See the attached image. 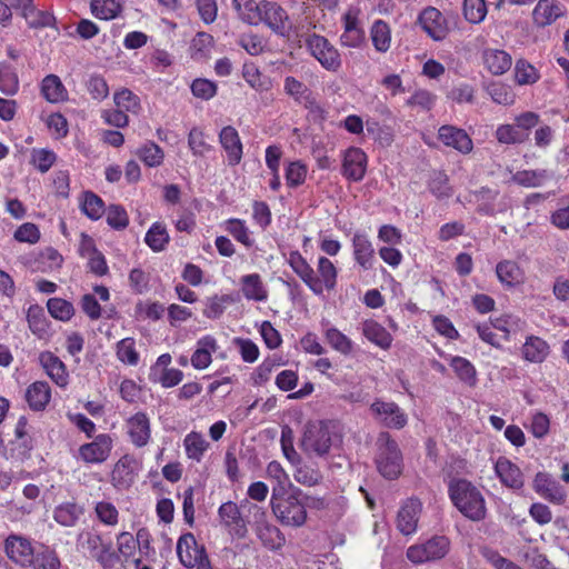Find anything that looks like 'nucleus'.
<instances>
[{
    "mask_svg": "<svg viewBox=\"0 0 569 569\" xmlns=\"http://www.w3.org/2000/svg\"><path fill=\"white\" fill-rule=\"evenodd\" d=\"M239 17L251 26L263 24L274 34L289 38L293 24L287 10L271 0H232Z\"/></svg>",
    "mask_w": 569,
    "mask_h": 569,
    "instance_id": "1",
    "label": "nucleus"
},
{
    "mask_svg": "<svg viewBox=\"0 0 569 569\" xmlns=\"http://www.w3.org/2000/svg\"><path fill=\"white\" fill-rule=\"evenodd\" d=\"M271 508L277 520L283 526L301 527L307 521L303 493L298 488H293L291 492H277V487H274Z\"/></svg>",
    "mask_w": 569,
    "mask_h": 569,
    "instance_id": "2",
    "label": "nucleus"
},
{
    "mask_svg": "<svg viewBox=\"0 0 569 569\" xmlns=\"http://www.w3.org/2000/svg\"><path fill=\"white\" fill-rule=\"evenodd\" d=\"M341 441V428L337 421H315L306 426L301 447L308 453L327 455Z\"/></svg>",
    "mask_w": 569,
    "mask_h": 569,
    "instance_id": "3",
    "label": "nucleus"
},
{
    "mask_svg": "<svg viewBox=\"0 0 569 569\" xmlns=\"http://www.w3.org/2000/svg\"><path fill=\"white\" fill-rule=\"evenodd\" d=\"M449 495L457 509L467 518L479 521L486 516V503L480 491L471 482L458 479L449 485Z\"/></svg>",
    "mask_w": 569,
    "mask_h": 569,
    "instance_id": "4",
    "label": "nucleus"
},
{
    "mask_svg": "<svg viewBox=\"0 0 569 569\" xmlns=\"http://www.w3.org/2000/svg\"><path fill=\"white\" fill-rule=\"evenodd\" d=\"M377 468L387 479H396L402 471V455L397 442L383 432L377 440Z\"/></svg>",
    "mask_w": 569,
    "mask_h": 569,
    "instance_id": "5",
    "label": "nucleus"
},
{
    "mask_svg": "<svg viewBox=\"0 0 569 569\" xmlns=\"http://www.w3.org/2000/svg\"><path fill=\"white\" fill-rule=\"evenodd\" d=\"M310 54L327 71L337 72L341 67V57L337 48L327 38L320 34H311L306 40Z\"/></svg>",
    "mask_w": 569,
    "mask_h": 569,
    "instance_id": "6",
    "label": "nucleus"
},
{
    "mask_svg": "<svg viewBox=\"0 0 569 569\" xmlns=\"http://www.w3.org/2000/svg\"><path fill=\"white\" fill-rule=\"evenodd\" d=\"M141 469V461L133 455L126 453L113 465L110 472V483L119 491L127 490L133 486Z\"/></svg>",
    "mask_w": 569,
    "mask_h": 569,
    "instance_id": "7",
    "label": "nucleus"
},
{
    "mask_svg": "<svg viewBox=\"0 0 569 569\" xmlns=\"http://www.w3.org/2000/svg\"><path fill=\"white\" fill-rule=\"evenodd\" d=\"M450 550V541L445 536H436L423 543L410 546L407 558L416 565L442 559Z\"/></svg>",
    "mask_w": 569,
    "mask_h": 569,
    "instance_id": "8",
    "label": "nucleus"
},
{
    "mask_svg": "<svg viewBox=\"0 0 569 569\" xmlns=\"http://www.w3.org/2000/svg\"><path fill=\"white\" fill-rule=\"evenodd\" d=\"M113 447L114 440L112 436L99 433L92 441L79 447L77 459L87 465H101L110 458Z\"/></svg>",
    "mask_w": 569,
    "mask_h": 569,
    "instance_id": "9",
    "label": "nucleus"
},
{
    "mask_svg": "<svg viewBox=\"0 0 569 569\" xmlns=\"http://www.w3.org/2000/svg\"><path fill=\"white\" fill-rule=\"evenodd\" d=\"M368 168V156L359 147H349L341 152V174L351 182L363 180Z\"/></svg>",
    "mask_w": 569,
    "mask_h": 569,
    "instance_id": "10",
    "label": "nucleus"
},
{
    "mask_svg": "<svg viewBox=\"0 0 569 569\" xmlns=\"http://www.w3.org/2000/svg\"><path fill=\"white\" fill-rule=\"evenodd\" d=\"M338 270L332 261L326 257H319L317 273L312 269L308 288L316 295L322 296L325 291H331L337 286Z\"/></svg>",
    "mask_w": 569,
    "mask_h": 569,
    "instance_id": "11",
    "label": "nucleus"
},
{
    "mask_svg": "<svg viewBox=\"0 0 569 569\" xmlns=\"http://www.w3.org/2000/svg\"><path fill=\"white\" fill-rule=\"evenodd\" d=\"M343 31L340 43L347 48H360L366 40V34L360 20V10L350 7L341 18Z\"/></svg>",
    "mask_w": 569,
    "mask_h": 569,
    "instance_id": "12",
    "label": "nucleus"
},
{
    "mask_svg": "<svg viewBox=\"0 0 569 569\" xmlns=\"http://www.w3.org/2000/svg\"><path fill=\"white\" fill-rule=\"evenodd\" d=\"M370 411L387 428L402 429L408 423L407 413L392 401L377 399L371 403Z\"/></svg>",
    "mask_w": 569,
    "mask_h": 569,
    "instance_id": "13",
    "label": "nucleus"
},
{
    "mask_svg": "<svg viewBox=\"0 0 569 569\" xmlns=\"http://www.w3.org/2000/svg\"><path fill=\"white\" fill-rule=\"evenodd\" d=\"M126 433L136 448H143L151 441V420L143 411H138L126 419Z\"/></svg>",
    "mask_w": 569,
    "mask_h": 569,
    "instance_id": "14",
    "label": "nucleus"
},
{
    "mask_svg": "<svg viewBox=\"0 0 569 569\" xmlns=\"http://www.w3.org/2000/svg\"><path fill=\"white\" fill-rule=\"evenodd\" d=\"M567 7L559 0H538L531 12L532 24L542 29L566 17Z\"/></svg>",
    "mask_w": 569,
    "mask_h": 569,
    "instance_id": "15",
    "label": "nucleus"
},
{
    "mask_svg": "<svg viewBox=\"0 0 569 569\" xmlns=\"http://www.w3.org/2000/svg\"><path fill=\"white\" fill-rule=\"evenodd\" d=\"M4 552L10 561L22 568L32 565L34 549L31 541L20 535H10L4 540Z\"/></svg>",
    "mask_w": 569,
    "mask_h": 569,
    "instance_id": "16",
    "label": "nucleus"
},
{
    "mask_svg": "<svg viewBox=\"0 0 569 569\" xmlns=\"http://www.w3.org/2000/svg\"><path fill=\"white\" fill-rule=\"evenodd\" d=\"M176 550L180 563L186 568H193L198 561L207 557L204 547L198 543L191 532L179 537Z\"/></svg>",
    "mask_w": 569,
    "mask_h": 569,
    "instance_id": "17",
    "label": "nucleus"
},
{
    "mask_svg": "<svg viewBox=\"0 0 569 569\" xmlns=\"http://www.w3.org/2000/svg\"><path fill=\"white\" fill-rule=\"evenodd\" d=\"M418 21L422 30L435 41H441L448 34L449 28L447 20L442 13L433 7L422 10Z\"/></svg>",
    "mask_w": 569,
    "mask_h": 569,
    "instance_id": "18",
    "label": "nucleus"
},
{
    "mask_svg": "<svg viewBox=\"0 0 569 569\" xmlns=\"http://www.w3.org/2000/svg\"><path fill=\"white\" fill-rule=\"evenodd\" d=\"M421 502L417 499H408L400 507L397 518V529L405 536H411L417 531L421 513Z\"/></svg>",
    "mask_w": 569,
    "mask_h": 569,
    "instance_id": "19",
    "label": "nucleus"
},
{
    "mask_svg": "<svg viewBox=\"0 0 569 569\" xmlns=\"http://www.w3.org/2000/svg\"><path fill=\"white\" fill-rule=\"evenodd\" d=\"M532 486L539 496L552 503L562 505L566 501L567 495L563 487L549 473L538 472Z\"/></svg>",
    "mask_w": 569,
    "mask_h": 569,
    "instance_id": "20",
    "label": "nucleus"
},
{
    "mask_svg": "<svg viewBox=\"0 0 569 569\" xmlns=\"http://www.w3.org/2000/svg\"><path fill=\"white\" fill-rule=\"evenodd\" d=\"M352 253L356 263L363 270H370L376 261L375 248L365 231H356L351 239Z\"/></svg>",
    "mask_w": 569,
    "mask_h": 569,
    "instance_id": "21",
    "label": "nucleus"
},
{
    "mask_svg": "<svg viewBox=\"0 0 569 569\" xmlns=\"http://www.w3.org/2000/svg\"><path fill=\"white\" fill-rule=\"evenodd\" d=\"M218 516L221 523L228 529L229 533L242 538L247 533L246 521L241 517L239 507L233 501L222 503L218 509Z\"/></svg>",
    "mask_w": 569,
    "mask_h": 569,
    "instance_id": "22",
    "label": "nucleus"
},
{
    "mask_svg": "<svg viewBox=\"0 0 569 569\" xmlns=\"http://www.w3.org/2000/svg\"><path fill=\"white\" fill-rule=\"evenodd\" d=\"M39 363L48 377L59 387L64 388L69 383V373L63 361L51 351L39 355Z\"/></svg>",
    "mask_w": 569,
    "mask_h": 569,
    "instance_id": "23",
    "label": "nucleus"
},
{
    "mask_svg": "<svg viewBox=\"0 0 569 569\" xmlns=\"http://www.w3.org/2000/svg\"><path fill=\"white\" fill-rule=\"evenodd\" d=\"M219 141L227 154L230 166L240 163L243 154V146L236 128L231 126L223 127L219 133Z\"/></svg>",
    "mask_w": 569,
    "mask_h": 569,
    "instance_id": "24",
    "label": "nucleus"
},
{
    "mask_svg": "<svg viewBox=\"0 0 569 569\" xmlns=\"http://www.w3.org/2000/svg\"><path fill=\"white\" fill-rule=\"evenodd\" d=\"M496 274L500 283L507 289L522 286L527 280L525 270L512 260L498 262L496 266Z\"/></svg>",
    "mask_w": 569,
    "mask_h": 569,
    "instance_id": "25",
    "label": "nucleus"
},
{
    "mask_svg": "<svg viewBox=\"0 0 569 569\" xmlns=\"http://www.w3.org/2000/svg\"><path fill=\"white\" fill-rule=\"evenodd\" d=\"M438 137L443 144L461 153H469L473 148L472 140L467 132L453 126H442L438 131Z\"/></svg>",
    "mask_w": 569,
    "mask_h": 569,
    "instance_id": "26",
    "label": "nucleus"
},
{
    "mask_svg": "<svg viewBox=\"0 0 569 569\" xmlns=\"http://www.w3.org/2000/svg\"><path fill=\"white\" fill-rule=\"evenodd\" d=\"M495 472L500 481L511 489H520L523 486V475L519 467L505 457L497 459Z\"/></svg>",
    "mask_w": 569,
    "mask_h": 569,
    "instance_id": "27",
    "label": "nucleus"
},
{
    "mask_svg": "<svg viewBox=\"0 0 569 569\" xmlns=\"http://www.w3.org/2000/svg\"><path fill=\"white\" fill-rule=\"evenodd\" d=\"M183 450L188 460L201 462L210 449V442L199 431L188 432L182 440Z\"/></svg>",
    "mask_w": 569,
    "mask_h": 569,
    "instance_id": "28",
    "label": "nucleus"
},
{
    "mask_svg": "<svg viewBox=\"0 0 569 569\" xmlns=\"http://www.w3.org/2000/svg\"><path fill=\"white\" fill-rule=\"evenodd\" d=\"M361 333L368 341L382 350H388L393 341L391 333L373 319L361 322Z\"/></svg>",
    "mask_w": 569,
    "mask_h": 569,
    "instance_id": "29",
    "label": "nucleus"
},
{
    "mask_svg": "<svg viewBox=\"0 0 569 569\" xmlns=\"http://www.w3.org/2000/svg\"><path fill=\"white\" fill-rule=\"evenodd\" d=\"M218 349L214 337L207 335L197 341V348L191 356V365L194 369L203 370L208 368L212 361V353Z\"/></svg>",
    "mask_w": 569,
    "mask_h": 569,
    "instance_id": "30",
    "label": "nucleus"
},
{
    "mask_svg": "<svg viewBox=\"0 0 569 569\" xmlns=\"http://www.w3.org/2000/svg\"><path fill=\"white\" fill-rule=\"evenodd\" d=\"M240 286L241 292L247 300L264 302L268 299V289L258 273L242 276Z\"/></svg>",
    "mask_w": 569,
    "mask_h": 569,
    "instance_id": "31",
    "label": "nucleus"
},
{
    "mask_svg": "<svg viewBox=\"0 0 569 569\" xmlns=\"http://www.w3.org/2000/svg\"><path fill=\"white\" fill-rule=\"evenodd\" d=\"M457 378L469 387L477 383V370L475 366L466 358L460 356L443 355Z\"/></svg>",
    "mask_w": 569,
    "mask_h": 569,
    "instance_id": "32",
    "label": "nucleus"
},
{
    "mask_svg": "<svg viewBox=\"0 0 569 569\" xmlns=\"http://www.w3.org/2000/svg\"><path fill=\"white\" fill-rule=\"evenodd\" d=\"M51 399L50 386L44 381L31 383L26 391V400L34 411L43 410Z\"/></svg>",
    "mask_w": 569,
    "mask_h": 569,
    "instance_id": "33",
    "label": "nucleus"
},
{
    "mask_svg": "<svg viewBox=\"0 0 569 569\" xmlns=\"http://www.w3.org/2000/svg\"><path fill=\"white\" fill-rule=\"evenodd\" d=\"M483 63L492 74L499 76L510 69L512 59L505 50L487 49L483 52Z\"/></svg>",
    "mask_w": 569,
    "mask_h": 569,
    "instance_id": "34",
    "label": "nucleus"
},
{
    "mask_svg": "<svg viewBox=\"0 0 569 569\" xmlns=\"http://www.w3.org/2000/svg\"><path fill=\"white\" fill-rule=\"evenodd\" d=\"M525 360L533 363L542 362L549 355V345L541 338L530 336L521 348Z\"/></svg>",
    "mask_w": 569,
    "mask_h": 569,
    "instance_id": "35",
    "label": "nucleus"
},
{
    "mask_svg": "<svg viewBox=\"0 0 569 569\" xmlns=\"http://www.w3.org/2000/svg\"><path fill=\"white\" fill-rule=\"evenodd\" d=\"M41 92L49 102H62L68 98V91L60 78L56 74L44 77L41 82Z\"/></svg>",
    "mask_w": 569,
    "mask_h": 569,
    "instance_id": "36",
    "label": "nucleus"
},
{
    "mask_svg": "<svg viewBox=\"0 0 569 569\" xmlns=\"http://www.w3.org/2000/svg\"><path fill=\"white\" fill-rule=\"evenodd\" d=\"M323 336L328 345L337 352L349 356L353 352L355 343L336 327H327L323 330Z\"/></svg>",
    "mask_w": 569,
    "mask_h": 569,
    "instance_id": "37",
    "label": "nucleus"
},
{
    "mask_svg": "<svg viewBox=\"0 0 569 569\" xmlns=\"http://www.w3.org/2000/svg\"><path fill=\"white\" fill-rule=\"evenodd\" d=\"M242 77L244 81L256 91H269L272 87L270 78L262 74L253 62H246L243 64Z\"/></svg>",
    "mask_w": 569,
    "mask_h": 569,
    "instance_id": "38",
    "label": "nucleus"
},
{
    "mask_svg": "<svg viewBox=\"0 0 569 569\" xmlns=\"http://www.w3.org/2000/svg\"><path fill=\"white\" fill-rule=\"evenodd\" d=\"M83 509L74 502H63L53 511L54 520L63 527H73L82 516Z\"/></svg>",
    "mask_w": 569,
    "mask_h": 569,
    "instance_id": "39",
    "label": "nucleus"
},
{
    "mask_svg": "<svg viewBox=\"0 0 569 569\" xmlns=\"http://www.w3.org/2000/svg\"><path fill=\"white\" fill-rule=\"evenodd\" d=\"M370 37L378 52H387L391 47V29L383 20H376L370 30Z\"/></svg>",
    "mask_w": 569,
    "mask_h": 569,
    "instance_id": "40",
    "label": "nucleus"
},
{
    "mask_svg": "<svg viewBox=\"0 0 569 569\" xmlns=\"http://www.w3.org/2000/svg\"><path fill=\"white\" fill-rule=\"evenodd\" d=\"M221 226L229 234H231L244 247L251 248L253 246L254 240L252 239L251 232L244 220L232 218L223 221Z\"/></svg>",
    "mask_w": 569,
    "mask_h": 569,
    "instance_id": "41",
    "label": "nucleus"
},
{
    "mask_svg": "<svg viewBox=\"0 0 569 569\" xmlns=\"http://www.w3.org/2000/svg\"><path fill=\"white\" fill-rule=\"evenodd\" d=\"M91 13L100 20H112L122 10L121 0H91Z\"/></svg>",
    "mask_w": 569,
    "mask_h": 569,
    "instance_id": "42",
    "label": "nucleus"
},
{
    "mask_svg": "<svg viewBox=\"0 0 569 569\" xmlns=\"http://www.w3.org/2000/svg\"><path fill=\"white\" fill-rule=\"evenodd\" d=\"M214 47V40L212 36L206 32H199L192 39L190 44V54L192 59L202 61L211 57Z\"/></svg>",
    "mask_w": 569,
    "mask_h": 569,
    "instance_id": "43",
    "label": "nucleus"
},
{
    "mask_svg": "<svg viewBox=\"0 0 569 569\" xmlns=\"http://www.w3.org/2000/svg\"><path fill=\"white\" fill-rule=\"evenodd\" d=\"M170 237L167 228L161 222H154L146 233L144 242L154 252L164 250L169 243Z\"/></svg>",
    "mask_w": 569,
    "mask_h": 569,
    "instance_id": "44",
    "label": "nucleus"
},
{
    "mask_svg": "<svg viewBox=\"0 0 569 569\" xmlns=\"http://www.w3.org/2000/svg\"><path fill=\"white\" fill-rule=\"evenodd\" d=\"M491 326L495 330L501 332V339L503 341H508L510 339L511 333H515L521 329V320L513 315H501L496 318H491Z\"/></svg>",
    "mask_w": 569,
    "mask_h": 569,
    "instance_id": "45",
    "label": "nucleus"
},
{
    "mask_svg": "<svg viewBox=\"0 0 569 569\" xmlns=\"http://www.w3.org/2000/svg\"><path fill=\"white\" fill-rule=\"evenodd\" d=\"M81 211L91 220L100 219L106 209L104 203L100 197L91 191H87L80 199Z\"/></svg>",
    "mask_w": 569,
    "mask_h": 569,
    "instance_id": "46",
    "label": "nucleus"
},
{
    "mask_svg": "<svg viewBox=\"0 0 569 569\" xmlns=\"http://www.w3.org/2000/svg\"><path fill=\"white\" fill-rule=\"evenodd\" d=\"M117 359L127 366H137L140 360V355L136 348L133 338H124L116 345Z\"/></svg>",
    "mask_w": 569,
    "mask_h": 569,
    "instance_id": "47",
    "label": "nucleus"
},
{
    "mask_svg": "<svg viewBox=\"0 0 569 569\" xmlns=\"http://www.w3.org/2000/svg\"><path fill=\"white\" fill-rule=\"evenodd\" d=\"M137 157L148 167L154 168L162 164L164 159L163 150L154 142H146L136 151Z\"/></svg>",
    "mask_w": 569,
    "mask_h": 569,
    "instance_id": "48",
    "label": "nucleus"
},
{
    "mask_svg": "<svg viewBox=\"0 0 569 569\" xmlns=\"http://www.w3.org/2000/svg\"><path fill=\"white\" fill-rule=\"evenodd\" d=\"M308 174V167L301 160L287 163L284 168L286 183L290 188H297L305 183Z\"/></svg>",
    "mask_w": 569,
    "mask_h": 569,
    "instance_id": "49",
    "label": "nucleus"
},
{
    "mask_svg": "<svg viewBox=\"0 0 569 569\" xmlns=\"http://www.w3.org/2000/svg\"><path fill=\"white\" fill-rule=\"evenodd\" d=\"M57 154L47 148H33L30 152V163L41 173H46L54 164Z\"/></svg>",
    "mask_w": 569,
    "mask_h": 569,
    "instance_id": "50",
    "label": "nucleus"
},
{
    "mask_svg": "<svg viewBox=\"0 0 569 569\" xmlns=\"http://www.w3.org/2000/svg\"><path fill=\"white\" fill-rule=\"evenodd\" d=\"M19 90V79L12 68L7 62H0V92L12 96Z\"/></svg>",
    "mask_w": 569,
    "mask_h": 569,
    "instance_id": "51",
    "label": "nucleus"
},
{
    "mask_svg": "<svg viewBox=\"0 0 569 569\" xmlns=\"http://www.w3.org/2000/svg\"><path fill=\"white\" fill-rule=\"evenodd\" d=\"M113 101L118 109L124 112L138 113L140 110V99L131 90L122 88L113 94Z\"/></svg>",
    "mask_w": 569,
    "mask_h": 569,
    "instance_id": "52",
    "label": "nucleus"
},
{
    "mask_svg": "<svg viewBox=\"0 0 569 569\" xmlns=\"http://www.w3.org/2000/svg\"><path fill=\"white\" fill-rule=\"evenodd\" d=\"M117 550L120 557L127 561H133L137 553V537L131 532L122 531L119 532L116 537Z\"/></svg>",
    "mask_w": 569,
    "mask_h": 569,
    "instance_id": "53",
    "label": "nucleus"
},
{
    "mask_svg": "<svg viewBox=\"0 0 569 569\" xmlns=\"http://www.w3.org/2000/svg\"><path fill=\"white\" fill-rule=\"evenodd\" d=\"M257 533L261 542L269 549H278L284 543L281 531L272 525H260Z\"/></svg>",
    "mask_w": 569,
    "mask_h": 569,
    "instance_id": "54",
    "label": "nucleus"
},
{
    "mask_svg": "<svg viewBox=\"0 0 569 569\" xmlns=\"http://www.w3.org/2000/svg\"><path fill=\"white\" fill-rule=\"evenodd\" d=\"M30 567L32 569H60L61 561L54 550L44 548L33 553Z\"/></svg>",
    "mask_w": 569,
    "mask_h": 569,
    "instance_id": "55",
    "label": "nucleus"
},
{
    "mask_svg": "<svg viewBox=\"0 0 569 569\" xmlns=\"http://www.w3.org/2000/svg\"><path fill=\"white\" fill-rule=\"evenodd\" d=\"M496 139L503 144L522 143L527 139V133L519 130L516 124H500L495 132Z\"/></svg>",
    "mask_w": 569,
    "mask_h": 569,
    "instance_id": "56",
    "label": "nucleus"
},
{
    "mask_svg": "<svg viewBox=\"0 0 569 569\" xmlns=\"http://www.w3.org/2000/svg\"><path fill=\"white\" fill-rule=\"evenodd\" d=\"M547 178L546 170H523L516 172L512 181L526 188H535L541 186Z\"/></svg>",
    "mask_w": 569,
    "mask_h": 569,
    "instance_id": "57",
    "label": "nucleus"
},
{
    "mask_svg": "<svg viewBox=\"0 0 569 569\" xmlns=\"http://www.w3.org/2000/svg\"><path fill=\"white\" fill-rule=\"evenodd\" d=\"M487 92L493 102L502 106H511L516 96L512 89L501 82H492L487 87Z\"/></svg>",
    "mask_w": 569,
    "mask_h": 569,
    "instance_id": "58",
    "label": "nucleus"
},
{
    "mask_svg": "<svg viewBox=\"0 0 569 569\" xmlns=\"http://www.w3.org/2000/svg\"><path fill=\"white\" fill-rule=\"evenodd\" d=\"M287 262L293 272L305 282L306 286H308V281H310V276L312 272V267L302 257V254L299 251H290L287 257Z\"/></svg>",
    "mask_w": 569,
    "mask_h": 569,
    "instance_id": "59",
    "label": "nucleus"
},
{
    "mask_svg": "<svg viewBox=\"0 0 569 569\" xmlns=\"http://www.w3.org/2000/svg\"><path fill=\"white\" fill-rule=\"evenodd\" d=\"M94 513L99 521L108 527H116L119 522V511L109 501H99L94 506Z\"/></svg>",
    "mask_w": 569,
    "mask_h": 569,
    "instance_id": "60",
    "label": "nucleus"
},
{
    "mask_svg": "<svg viewBox=\"0 0 569 569\" xmlns=\"http://www.w3.org/2000/svg\"><path fill=\"white\" fill-rule=\"evenodd\" d=\"M540 78L538 70L525 60L516 62L515 79L520 86L536 83Z\"/></svg>",
    "mask_w": 569,
    "mask_h": 569,
    "instance_id": "61",
    "label": "nucleus"
},
{
    "mask_svg": "<svg viewBox=\"0 0 569 569\" xmlns=\"http://www.w3.org/2000/svg\"><path fill=\"white\" fill-rule=\"evenodd\" d=\"M30 27H48L54 21V17L47 11H41L32 6V2L21 13Z\"/></svg>",
    "mask_w": 569,
    "mask_h": 569,
    "instance_id": "62",
    "label": "nucleus"
},
{
    "mask_svg": "<svg viewBox=\"0 0 569 569\" xmlns=\"http://www.w3.org/2000/svg\"><path fill=\"white\" fill-rule=\"evenodd\" d=\"M465 18L471 23H480L487 16V4L485 0H465Z\"/></svg>",
    "mask_w": 569,
    "mask_h": 569,
    "instance_id": "63",
    "label": "nucleus"
},
{
    "mask_svg": "<svg viewBox=\"0 0 569 569\" xmlns=\"http://www.w3.org/2000/svg\"><path fill=\"white\" fill-rule=\"evenodd\" d=\"M50 315L61 321H68L73 316L72 305L60 298H51L47 303Z\"/></svg>",
    "mask_w": 569,
    "mask_h": 569,
    "instance_id": "64",
    "label": "nucleus"
}]
</instances>
